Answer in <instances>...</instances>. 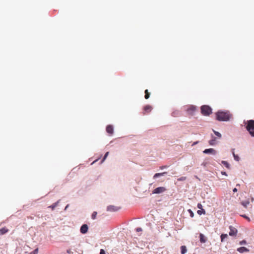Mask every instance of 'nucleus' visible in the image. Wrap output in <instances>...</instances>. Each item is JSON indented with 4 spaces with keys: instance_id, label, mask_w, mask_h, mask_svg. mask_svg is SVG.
<instances>
[{
    "instance_id": "f257e3e1",
    "label": "nucleus",
    "mask_w": 254,
    "mask_h": 254,
    "mask_svg": "<svg viewBox=\"0 0 254 254\" xmlns=\"http://www.w3.org/2000/svg\"><path fill=\"white\" fill-rule=\"evenodd\" d=\"M216 119L219 121H228L230 120L231 115L229 112L219 111L216 114Z\"/></svg>"
},
{
    "instance_id": "f03ea898",
    "label": "nucleus",
    "mask_w": 254,
    "mask_h": 254,
    "mask_svg": "<svg viewBox=\"0 0 254 254\" xmlns=\"http://www.w3.org/2000/svg\"><path fill=\"white\" fill-rule=\"evenodd\" d=\"M246 129L251 135L254 137V120H250L247 121Z\"/></svg>"
},
{
    "instance_id": "7ed1b4c3",
    "label": "nucleus",
    "mask_w": 254,
    "mask_h": 254,
    "mask_svg": "<svg viewBox=\"0 0 254 254\" xmlns=\"http://www.w3.org/2000/svg\"><path fill=\"white\" fill-rule=\"evenodd\" d=\"M201 112L204 116H209L212 113V109L207 105H203L201 107Z\"/></svg>"
},
{
    "instance_id": "20e7f679",
    "label": "nucleus",
    "mask_w": 254,
    "mask_h": 254,
    "mask_svg": "<svg viewBox=\"0 0 254 254\" xmlns=\"http://www.w3.org/2000/svg\"><path fill=\"white\" fill-rule=\"evenodd\" d=\"M166 190V189L165 187H160L156 188L154 189L152 193H156V194H159L162 193Z\"/></svg>"
},
{
    "instance_id": "39448f33",
    "label": "nucleus",
    "mask_w": 254,
    "mask_h": 254,
    "mask_svg": "<svg viewBox=\"0 0 254 254\" xmlns=\"http://www.w3.org/2000/svg\"><path fill=\"white\" fill-rule=\"evenodd\" d=\"M230 232L229 235L230 236H236L237 235L238 231L236 228L232 226L229 227Z\"/></svg>"
},
{
    "instance_id": "423d86ee",
    "label": "nucleus",
    "mask_w": 254,
    "mask_h": 254,
    "mask_svg": "<svg viewBox=\"0 0 254 254\" xmlns=\"http://www.w3.org/2000/svg\"><path fill=\"white\" fill-rule=\"evenodd\" d=\"M211 139L209 141V143L211 145H215L218 143L219 142L218 139H219L217 137H215L213 135H211Z\"/></svg>"
},
{
    "instance_id": "0eeeda50",
    "label": "nucleus",
    "mask_w": 254,
    "mask_h": 254,
    "mask_svg": "<svg viewBox=\"0 0 254 254\" xmlns=\"http://www.w3.org/2000/svg\"><path fill=\"white\" fill-rule=\"evenodd\" d=\"M120 207L114 205H109L107 208V210L111 212H115L118 211Z\"/></svg>"
},
{
    "instance_id": "6e6552de",
    "label": "nucleus",
    "mask_w": 254,
    "mask_h": 254,
    "mask_svg": "<svg viewBox=\"0 0 254 254\" xmlns=\"http://www.w3.org/2000/svg\"><path fill=\"white\" fill-rule=\"evenodd\" d=\"M88 230V226L87 224H83L80 227V233L86 234Z\"/></svg>"
},
{
    "instance_id": "1a4fd4ad",
    "label": "nucleus",
    "mask_w": 254,
    "mask_h": 254,
    "mask_svg": "<svg viewBox=\"0 0 254 254\" xmlns=\"http://www.w3.org/2000/svg\"><path fill=\"white\" fill-rule=\"evenodd\" d=\"M106 131L110 134L112 135L114 132V128L112 125H108L106 127Z\"/></svg>"
},
{
    "instance_id": "9d476101",
    "label": "nucleus",
    "mask_w": 254,
    "mask_h": 254,
    "mask_svg": "<svg viewBox=\"0 0 254 254\" xmlns=\"http://www.w3.org/2000/svg\"><path fill=\"white\" fill-rule=\"evenodd\" d=\"M152 107L150 105H146L144 107V111L143 112V114L145 115L146 113H149L152 110Z\"/></svg>"
},
{
    "instance_id": "9b49d317",
    "label": "nucleus",
    "mask_w": 254,
    "mask_h": 254,
    "mask_svg": "<svg viewBox=\"0 0 254 254\" xmlns=\"http://www.w3.org/2000/svg\"><path fill=\"white\" fill-rule=\"evenodd\" d=\"M237 251L240 253H243L244 252H249V250L246 247H242L237 249Z\"/></svg>"
},
{
    "instance_id": "f8f14e48",
    "label": "nucleus",
    "mask_w": 254,
    "mask_h": 254,
    "mask_svg": "<svg viewBox=\"0 0 254 254\" xmlns=\"http://www.w3.org/2000/svg\"><path fill=\"white\" fill-rule=\"evenodd\" d=\"M203 153H210L212 154H214L216 153V151L213 148H209L205 149L203 151Z\"/></svg>"
},
{
    "instance_id": "ddd939ff",
    "label": "nucleus",
    "mask_w": 254,
    "mask_h": 254,
    "mask_svg": "<svg viewBox=\"0 0 254 254\" xmlns=\"http://www.w3.org/2000/svg\"><path fill=\"white\" fill-rule=\"evenodd\" d=\"M200 241L202 243H204L206 242L207 238L201 233L199 234Z\"/></svg>"
},
{
    "instance_id": "4468645a",
    "label": "nucleus",
    "mask_w": 254,
    "mask_h": 254,
    "mask_svg": "<svg viewBox=\"0 0 254 254\" xmlns=\"http://www.w3.org/2000/svg\"><path fill=\"white\" fill-rule=\"evenodd\" d=\"M60 200H59L56 202L53 203L52 205L48 206V208H50L52 210H54L55 208V207L58 206V205L59 204V203L60 202Z\"/></svg>"
},
{
    "instance_id": "2eb2a0df",
    "label": "nucleus",
    "mask_w": 254,
    "mask_h": 254,
    "mask_svg": "<svg viewBox=\"0 0 254 254\" xmlns=\"http://www.w3.org/2000/svg\"><path fill=\"white\" fill-rule=\"evenodd\" d=\"M213 131L215 135L217 137V138L219 139H220L221 138V137H222L221 134L220 132H219L218 131H215L214 130H213Z\"/></svg>"
},
{
    "instance_id": "dca6fc26",
    "label": "nucleus",
    "mask_w": 254,
    "mask_h": 254,
    "mask_svg": "<svg viewBox=\"0 0 254 254\" xmlns=\"http://www.w3.org/2000/svg\"><path fill=\"white\" fill-rule=\"evenodd\" d=\"M181 250L182 254H185L187 252V248L185 246H181Z\"/></svg>"
},
{
    "instance_id": "f3484780",
    "label": "nucleus",
    "mask_w": 254,
    "mask_h": 254,
    "mask_svg": "<svg viewBox=\"0 0 254 254\" xmlns=\"http://www.w3.org/2000/svg\"><path fill=\"white\" fill-rule=\"evenodd\" d=\"M8 231V230L5 228L0 229V235H3Z\"/></svg>"
},
{
    "instance_id": "a211bd4d",
    "label": "nucleus",
    "mask_w": 254,
    "mask_h": 254,
    "mask_svg": "<svg viewBox=\"0 0 254 254\" xmlns=\"http://www.w3.org/2000/svg\"><path fill=\"white\" fill-rule=\"evenodd\" d=\"M166 172H164V173H156L155 174L154 176H153V178L154 179H155L158 177H160V176H163L164 174H166Z\"/></svg>"
},
{
    "instance_id": "6ab92c4d",
    "label": "nucleus",
    "mask_w": 254,
    "mask_h": 254,
    "mask_svg": "<svg viewBox=\"0 0 254 254\" xmlns=\"http://www.w3.org/2000/svg\"><path fill=\"white\" fill-rule=\"evenodd\" d=\"M221 241L222 242L224 241V239L225 238H227L228 237V235L226 234H222L221 236Z\"/></svg>"
},
{
    "instance_id": "aec40b11",
    "label": "nucleus",
    "mask_w": 254,
    "mask_h": 254,
    "mask_svg": "<svg viewBox=\"0 0 254 254\" xmlns=\"http://www.w3.org/2000/svg\"><path fill=\"white\" fill-rule=\"evenodd\" d=\"M150 97V93L148 92V90L146 89L145 90V98L146 99H148Z\"/></svg>"
},
{
    "instance_id": "412c9836",
    "label": "nucleus",
    "mask_w": 254,
    "mask_h": 254,
    "mask_svg": "<svg viewBox=\"0 0 254 254\" xmlns=\"http://www.w3.org/2000/svg\"><path fill=\"white\" fill-rule=\"evenodd\" d=\"M179 115H180V113L178 111H174L172 113V116L173 117H177V116H179Z\"/></svg>"
},
{
    "instance_id": "4be33fe9",
    "label": "nucleus",
    "mask_w": 254,
    "mask_h": 254,
    "mask_svg": "<svg viewBox=\"0 0 254 254\" xmlns=\"http://www.w3.org/2000/svg\"><path fill=\"white\" fill-rule=\"evenodd\" d=\"M222 164H223V165H224L227 168H228V169L230 168V165L227 161H222Z\"/></svg>"
},
{
    "instance_id": "5701e85b",
    "label": "nucleus",
    "mask_w": 254,
    "mask_h": 254,
    "mask_svg": "<svg viewBox=\"0 0 254 254\" xmlns=\"http://www.w3.org/2000/svg\"><path fill=\"white\" fill-rule=\"evenodd\" d=\"M250 203V202L249 201H246L242 202L241 204L243 205L245 208H247L248 206V205H249Z\"/></svg>"
},
{
    "instance_id": "b1692460",
    "label": "nucleus",
    "mask_w": 254,
    "mask_h": 254,
    "mask_svg": "<svg viewBox=\"0 0 254 254\" xmlns=\"http://www.w3.org/2000/svg\"><path fill=\"white\" fill-rule=\"evenodd\" d=\"M197 213L199 214V215H201L202 214V213L203 214H205V211L204 209H202L201 210H199L197 211Z\"/></svg>"
},
{
    "instance_id": "393cba45",
    "label": "nucleus",
    "mask_w": 254,
    "mask_h": 254,
    "mask_svg": "<svg viewBox=\"0 0 254 254\" xmlns=\"http://www.w3.org/2000/svg\"><path fill=\"white\" fill-rule=\"evenodd\" d=\"M97 215V212L96 211H94L91 215V218L92 219H95L96 217V216Z\"/></svg>"
},
{
    "instance_id": "a878e982",
    "label": "nucleus",
    "mask_w": 254,
    "mask_h": 254,
    "mask_svg": "<svg viewBox=\"0 0 254 254\" xmlns=\"http://www.w3.org/2000/svg\"><path fill=\"white\" fill-rule=\"evenodd\" d=\"M195 110V108L193 106L190 107L188 109V112H194Z\"/></svg>"
},
{
    "instance_id": "bb28decb",
    "label": "nucleus",
    "mask_w": 254,
    "mask_h": 254,
    "mask_svg": "<svg viewBox=\"0 0 254 254\" xmlns=\"http://www.w3.org/2000/svg\"><path fill=\"white\" fill-rule=\"evenodd\" d=\"M187 178L186 177H182L178 179V181H183L186 180Z\"/></svg>"
},
{
    "instance_id": "cd10ccee",
    "label": "nucleus",
    "mask_w": 254,
    "mask_h": 254,
    "mask_svg": "<svg viewBox=\"0 0 254 254\" xmlns=\"http://www.w3.org/2000/svg\"><path fill=\"white\" fill-rule=\"evenodd\" d=\"M38 253V249L37 248L31 253V254H37Z\"/></svg>"
},
{
    "instance_id": "c85d7f7f",
    "label": "nucleus",
    "mask_w": 254,
    "mask_h": 254,
    "mask_svg": "<svg viewBox=\"0 0 254 254\" xmlns=\"http://www.w3.org/2000/svg\"><path fill=\"white\" fill-rule=\"evenodd\" d=\"M239 244L241 245H245L247 244V242L246 240H243V241H240Z\"/></svg>"
},
{
    "instance_id": "c756f323",
    "label": "nucleus",
    "mask_w": 254,
    "mask_h": 254,
    "mask_svg": "<svg viewBox=\"0 0 254 254\" xmlns=\"http://www.w3.org/2000/svg\"><path fill=\"white\" fill-rule=\"evenodd\" d=\"M66 252L68 254H74V253L71 251V249L67 250Z\"/></svg>"
},
{
    "instance_id": "7c9ffc66",
    "label": "nucleus",
    "mask_w": 254,
    "mask_h": 254,
    "mask_svg": "<svg viewBox=\"0 0 254 254\" xmlns=\"http://www.w3.org/2000/svg\"><path fill=\"white\" fill-rule=\"evenodd\" d=\"M188 211L190 214V217H193L194 216V214H193V212L190 209H189Z\"/></svg>"
},
{
    "instance_id": "2f4dec72",
    "label": "nucleus",
    "mask_w": 254,
    "mask_h": 254,
    "mask_svg": "<svg viewBox=\"0 0 254 254\" xmlns=\"http://www.w3.org/2000/svg\"><path fill=\"white\" fill-rule=\"evenodd\" d=\"M243 217L245 218V219H247L249 221H250V219L248 216H247L246 215H241Z\"/></svg>"
},
{
    "instance_id": "473e14b6",
    "label": "nucleus",
    "mask_w": 254,
    "mask_h": 254,
    "mask_svg": "<svg viewBox=\"0 0 254 254\" xmlns=\"http://www.w3.org/2000/svg\"><path fill=\"white\" fill-rule=\"evenodd\" d=\"M197 207H198V208L199 209H202V205H201V203H198L197 204Z\"/></svg>"
},
{
    "instance_id": "72a5a7b5",
    "label": "nucleus",
    "mask_w": 254,
    "mask_h": 254,
    "mask_svg": "<svg viewBox=\"0 0 254 254\" xmlns=\"http://www.w3.org/2000/svg\"><path fill=\"white\" fill-rule=\"evenodd\" d=\"M108 154L109 152H106L103 159H105L108 157Z\"/></svg>"
},
{
    "instance_id": "f704fd0d",
    "label": "nucleus",
    "mask_w": 254,
    "mask_h": 254,
    "mask_svg": "<svg viewBox=\"0 0 254 254\" xmlns=\"http://www.w3.org/2000/svg\"><path fill=\"white\" fill-rule=\"evenodd\" d=\"M234 157L235 159H239V157L238 155H236L234 152H233Z\"/></svg>"
},
{
    "instance_id": "c9c22d12",
    "label": "nucleus",
    "mask_w": 254,
    "mask_h": 254,
    "mask_svg": "<svg viewBox=\"0 0 254 254\" xmlns=\"http://www.w3.org/2000/svg\"><path fill=\"white\" fill-rule=\"evenodd\" d=\"M100 254H106L104 250L101 249L100 252Z\"/></svg>"
},
{
    "instance_id": "e433bc0d",
    "label": "nucleus",
    "mask_w": 254,
    "mask_h": 254,
    "mask_svg": "<svg viewBox=\"0 0 254 254\" xmlns=\"http://www.w3.org/2000/svg\"><path fill=\"white\" fill-rule=\"evenodd\" d=\"M136 232H141L142 229L141 228H137L136 229Z\"/></svg>"
},
{
    "instance_id": "4c0bfd02",
    "label": "nucleus",
    "mask_w": 254,
    "mask_h": 254,
    "mask_svg": "<svg viewBox=\"0 0 254 254\" xmlns=\"http://www.w3.org/2000/svg\"><path fill=\"white\" fill-rule=\"evenodd\" d=\"M221 173L222 175H225V176H227V173L225 172L222 171L221 172Z\"/></svg>"
},
{
    "instance_id": "58836bf2",
    "label": "nucleus",
    "mask_w": 254,
    "mask_h": 254,
    "mask_svg": "<svg viewBox=\"0 0 254 254\" xmlns=\"http://www.w3.org/2000/svg\"><path fill=\"white\" fill-rule=\"evenodd\" d=\"M233 192H235L237 191V189L236 188H234L233 190Z\"/></svg>"
},
{
    "instance_id": "ea45409f",
    "label": "nucleus",
    "mask_w": 254,
    "mask_h": 254,
    "mask_svg": "<svg viewBox=\"0 0 254 254\" xmlns=\"http://www.w3.org/2000/svg\"><path fill=\"white\" fill-rule=\"evenodd\" d=\"M68 207V205L67 204V205L65 206L64 210H66V209H67V207Z\"/></svg>"
},
{
    "instance_id": "a19ab883",
    "label": "nucleus",
    "mask_w": 254,
    "mask_h": 254,
    "mask_svg": "<svg viewBox=\"0 0 254 254\" xmlns=\"http://www.w3.org/2000/svg\"><path fill=\"white\" fill-rule=\"evenodd\" d=\"M95 162V161L93 162L91 164H93V163H94Z\"/></svg>"
}]
</instances>
